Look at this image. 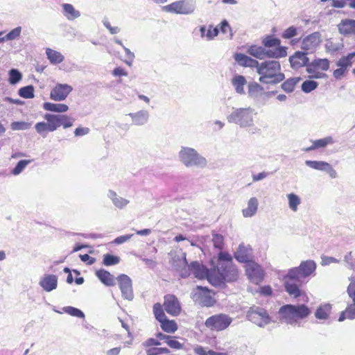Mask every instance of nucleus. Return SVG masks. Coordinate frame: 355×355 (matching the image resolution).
<instances>
[{
	"instance_id": "nucleus-31",
	"label": "nucleus",
	"mask_w": 355,
	"mask_h": 355,
	"mask_svg": "<svg viewBox=\"0 0 355 355\" xmlns=\"http://www.w3.org/2000/svg\"><path fill=\"white\" fill-rule=\"evenodd\" d=\"M107 197L112 200L113 205L116 208L120 209L125 208L130 202L128 200L119 196L115 191L112 190L108 191Z\"/></svg>"
},
{
	"instance_id": "nucleus-11",
	"label": "nucleus",
	"mask_w": 355,
	"mask_h": 355,
	"mask_svg": "<svg viewBox=\"0 0 355 355\" xmlns=\"http://www.w3.org/2000/svg\"><path fill=\"white\" fill-rule=\"evenodd\" d=\"M329 68V60L327 58H315L309 64L307 65L306 71L310 74L311 78H322L326 76L323 72H320L318 69L322 71H327Z\"/></svg>"
},
{
	"instance_id": "nucleus-44",
	"label": "nucleus",
	"mask_w": 355,
	"mask_h": 355,
	"mask_svg": "<svg viewBox=\"0 0 355 355\" xmlns=\"http://www.w3.org/2000/svg\"><path fill=\"white\" fill-rule=\"evenodd\" d=\"M160 323L162 329L167 333H174L178 329L177 324L173 320L165 318Z\"/></svg>"
},
{
	"instance_id": "nucleus-55",
	"label": "nucleus",
	"mask_w": 355,
	"mask_h": 355,
	"mask_svg": "<svg viewBox=\"0 0 355 355\" xmlns=\"http://www.w3.org/2000/svg\"><path fill=\"white\" fill-rule=\"evenodd\" d=\"M345 266L349 269H355V258L353 257L352 252H347L344 256L343 259Z\"/></svg>"
},
{
	"instance_id": "nucleus-58",
	"label": "nucleus",
	"mask_w": 355,
	"mask_h": 355,
	"mask_svg": "<svg viewBox=\"0 0 355 355\" xmlns=\"http://www.w3.org/2000/svg\"><path fill=\"white\" fill-rule=\"evenodd\" d=\"M297 28L294 26H290L284 31L282 37L284 39H290L297 35Z\"/></svg>"
},
{
	"instance_id": "nucleus-22",
	"label": "nucleus",
	"mask_w": 355,
	"mask_h": 355,
	"mask_svg": "<svg viewBox=\"0 0 355 355\" xmlns=\"http://www.w3.org/2000/svg\"><path fill=\"white\" fill-rule=\"evenodd\" d=\"M289 62L291 67L294 69H298L302 67L309 64V59L307 57V53L302 51H296L293 55L290 56Z\"/></svg>"
},
{
	"instance_id": "nucleus-2",
	"label": "nucleus",
	"mask_w": 355,
	"mask_h": 355,
	"mask_svg": "<svg viewBox=\"0 0 355 355\" xmlns=\"http://www.w3.org/2000/svg\"><path fill=\"white\" fill-rule=\"evenodd\" d=\"M239 278L238 269L233 263L232 256L226 252L218 254L216 265L211 269L209 282L214 286H220L225 282H232Z\"/></svg>"
},
{
	"instance_id": "nucleus-36",
	"label": "nucleus",
	"mask_w": 355,
	"mask_h": 355,
	"mask_svg": "<svg viewBox=\"0 0 355 355\" xmlns=\"http://www.w3.org/2000/svg\"><path fill=\"white\" fill-rule=\"evenodd\" d=\"M96 275L103 284L107 286H114L115 284L114 276L105 270L101 269L97 270Z\"/></svg>"
},
{
	"instance_id": "nucleus-14",
	"label": "nucleus",
	"mask_w": 355,
	"mask_h": 355,
	"mask_svg": "<svg viewBox=\"0 0 355 355\" xmlns=\"http://www.w3.org/2000/svg\"><path fill=\"white\" fill-rule=\"evenodd\" d=\"M321 42V35L319 32H314L305 37L302 42L301 48L306 53H313Z\"/></svg>"
},
{
	"instance_id": "nucleus-27",
	"label": "nucleus",
	"mask_w": 355,
	"mask_h": 355,
	"mask_svg": "<svg viewBox=\"0 0 355 355\" xmlns=\"http://www.w3.org/2000/svg\"><path fill=\"white\" fill-rule=\"evenodd\" d=\"M234 59L240 66L255 68L257 70L260 64L257 60L243 53H236L234 55Z\"/></svg>"
},
{
	"instance_id": "nucleus-1",
	"label": "nucleus",
	"mask_w": 355,
	"mask_h": 355,
	"mask_svg": "<svg viewBox=\"0 0 355 355\" xmlns=\"http://www.w3.org/2000/svg\"><path fill=\"white\" fill-rule=\"evenodd\" d=\"M316 263L313 260L301 262L298 267L288 270L284 276V284L286 292L295 298L302 295V286L306 283L311 276L315 274Z\"/></svg>"
},
{
	"instance_id": "nucleus-35",
	"label": "nucleus",
	"mask_w": 355,
	"mask_h": 355,
	"mask_svg": "<svg viewBox=\"0 0 355 355\" xmlns=\"http://www.w3.org/2000/svg\"><path fill=\"white\" fill-rule=\"evenodd\" d=\"M236 92L239 94H245L244 86L247 83L245 78L242 75H235L231 80Z\"/></svg>"
},
{
	"instance_id": "nucleus-28",
	"label": "nucleus",
	"mask_w": 355,
	"mask_h": 355,
	"mask_svg": "<svg viewBox=\"0 0 355 355\" xmlns=\"http://www.w3.org/2000/svg\"><path fill=\"white\" fill-rule=\"evenodd\" d=\"M252 249L243 244L239 245L237 250L234 252L235 259L241 263H249L251 259Z\"/></svg>"
},
{
	"instance_id": "nucleus-57",
	"label": "nucleus",
	"mask_w": 355,
	"mask_h": 355,
	"mask_svg": "<svg viewBox=\"0 0 355 355\" xmlns=\"http://www.w3.org/2000/svg\"><path fill=\"white\" fill-rule=\"evenodd\" d=\"M21 32V28L18 26L11 31H10L6 35V38L7 40H13L19 37Z\"/></svg>"
},
{
	"instance_id": "nucleus-24",
	"label": "nucleus",
	"mask_w": 355,
	"mask_h": 355,
	"mask_svg": "<svg viewBox=\"0 0 355 355\" xmlns=\"http://www.w3.org/2000/svg\"><path fill=\"white\" fill-rule=\"evenodd\" d=\"M39 285L46 292H51L58 286V277L55 275H44L39 282Z\"/></svg>"
},
{
	"instance_id": "nucleus-12",
	"label": "nucleus",
	"mask_w": 355,
	"mask_h": 355,
	"mask_svg": "<svg viewBox=\"0 0 355 355\" xmlns=\"http://www.w3.org/2000/svg\"><path fill=\"white\" fill-rule=\"evenodd\" d=\"M248 319L259 327H264L270 322L266 310L259 306L251 307L247 313Z\"/></svg>"
},
{
	"instance_id": "nucleus-6",
	"label": "nucleus",
	"mask_w": 355,
	"mask_h": 355,
	"mask_svg": "<svg viewBox=\"0 0 355 355\" xmlns=\"http://www.w3.org/2000/svg\"><path fill=\"white\" fill-rule=\"evenodd\" d=\"M281 318L291 324L295 323L297 320L306 318L310 313V309L304 304H287L282 306L279 311Z\"/></svg>"
},
{
	"instance_id": "nucleus-13",
	"label": "nucleus",
	"mask_w": 355,
	"mask_h": 355,
	"mask_svg": "<svg viewBox=\"0 0 355 355\" xmlns=\"http://www.w3.org/2000/svg\"><path fill=\"white\" fill-rule=\"evenodd\" d=\"M122 297L131 301L134 298L132 284L131 279L126 275L121 274L116 278Z\"/></svg>"
},
{
	"instance_id": "nucleus-50",
	"label": "nucleus",
	"mask_w": 355,
	"mask_h": 355,
	"mask_svg": "<svg viewBox=\"0 0 355 355\" xmlns=\"http://www.w3.org/2000/svg\"><path fill=\"white\" fill-rule=\"evenodd\" d=\"M31 123L25 121H15L11 123L10 128L12 130H26L31 128Z\"/></svg>"
},
{
	"instance_id": "nucleus-38",
	"label": "nucleus",
	"mask_w": 355,
	"mask_h": 355,
	"mask_svg": "<svg viewBox=\"0 0 355 355\" xmlns=\"http://www.w3.org/2000/svg\"><path fill=\"white\" fill-rule=\"evenodd\" d=\"M43 108L45 110L57 113H64L69 110V107L66 104L53 103L49 102L44 103L43 104Z\"/></svg>"
},
{
	"instance_id": "nucleus-63",
	"label": "nucleus",
	"mask_w": 355,
	"mask_h": 355,
	"mask_svg": "<svg viewBox=\"0 0 355 355\" xmlns=\"http://www.w3.org/2000/svg\"><path fill=\"white\" fill-rule=\"evenodd\" d=\"M103 24L106 28H107L110 33L112 35L117 34L120 32L121 29L118 26H112L110 23L107 19L103 21Z\"/></svg>"
},
{
	"instance_id": "nucleus-20",
	"label": "nucleus",
	"mask_w": 355,
	"mask_h": 355,
	"mask_svg": "<svg viewBox=\"0 0 355 355\" xmlns=\"http://www.w3.org/2000/svg\"><path fill=\"white\" fill-rule=\"evenodd\" d=\"M173 266L182 278H186L191 275V269L190 264H188L186 254L184 253L182 257L174 258Z\"/></svg>"
},
{
	"instance_id": "nucleus-33",
	"label": "nucleus",
	"mask_w": 355,
	"mask_h": 355,
	"mask_svg": "<svg viewBox=\"0 0 355 355\" xmlns=\"http://www.w3.org/2000/svg\"><path fill=\"white\" fill-rule=\"evenodd\" d=\"M62 15L69 21H73L80 16L79 10H76L73 6L71 3L62 4Z\"/></svg>"
},
{
	"instance_id": "nucleus-61",
	"label": "nucleus",
	"mask_w": 355,
	"mask_h": 355,
	"mask_svg": "<svg viewBox=\"0 0 355 355\" xmlns=\"http://www.w3.org/2000/svg\"><path fill=\"white\" fill-rule=\"evenodd\" d=\"M147 352H149L150 355H159L162 354H168L169 353V350L165 347H156L148 349Z\"/></svg>"
},
{
	"instance_id": "nucleus-8",
	"label": "nucleus",
	"mask_w": 355,
	"mask_h": 355,
	"mask_svg": "<svg viewBox=\"0 0 355 355\" xmlns=\"http://www.w3.org/2000/svg\"><path fill=\"white\" fill-rule=\"evenodd\" d=\"M349 280V284L347 286V293L351 301L347 302L346 309L340 313L339 322H343L345 319L353 320L355 318V277L351 276Z\"/></svg>"
},
{
	"instance_id": "nucleus-59",
	"label": "nucleus",
	"mask_w": 355,
	"mask_h": 355,
	"mask_svg": "<svg viewBox=\"0 0 355 355\" xmlns=\"http://www.w3.org/2000/svg\"><path fill=\"white\" fill-rule=\"evenodd\" d=\"M166 344L171 348L175 349H180L183 347V345L174 339L173 337L170 336L168 340H166Z\"/></svg>"
},
{
	"instance_id": "nucleus-4",
	"label": "nucleus",
	"mask_w": 355,
	"mask_h": 355,
	"mask_svg": "<svg viewBox=\"0 0 355 355\" xmlns=\"http://www.w3.org/2000/svg\"><path fill=\"white\" fill-rule=\"evenodd\" d=\"M256 115L254 110L250 107H232L227 116V120L230 123L239 125L240 128H250L254 125V118Z\"/></svg>"
},
{
	"instance_id": "nucleus-18",
	"label": "nucleus",
	"mask_w": 355,
	"mask_h": 355,
	"mask_svg": "<svg viewBox=\"0 0 355 355\" xmlns=\"http://www.w3.org/2000/svg\"><path fill=\"white\" fill-rule=\"evenodd\" d=\"M164 306L165 311L173 316H177L181 312L180 302L174 295L168 294L164 296Z\"/></svg>"
},
{
	"instance_id": "nucleus-30",
	"label": "nucleus",
	"mask_w": 355,
	"mask_h": 355,
	"mask_svg": "<svg viewBox=\"0 0 355 355\" xmlns=\"http://www.w3.org/2000/svg\"><path fill=\"white\" fill-rule=\"evenodd\" d=\"M259 200L256 197L250 198L247 203V207L242 210V214L245 218L254 216L258 210Z\"/></svg>"
},
{
	"instance_id": "nucleus-16",
	"label": "nucleus",
	"mask_w": 355,
	"mask_h": 355,
	"mask_svg": "<svg viewBox=\"0 0 355 355\" xmlns=\"http://www.w3.org/2000/svg\"><path fill=\"white\" fill-rule=\"evenodd\" d=\"M72 90V87L68 84H56L51 91L50 98L55 101H64Z\"/></svg>"
},
{
	"instance_id": "nucleus-53",
	"label": "nucleus",
	"mask_w": 355,
	"mask_h": 355,
	"mask_svg": "<svg viewBox=\"0 0 355 355\" xmlns=\"http://www.w3.org/2000/svg\"><path fill=\"white\" fill-rule=\"evenodd\" d=\"M31 163V160L23 159L20 160L16 165V166L12 170V174L17 175L20 174L26 166Z\"/></svg>"
},
{
	"instance_id": "nucleus-41",
	"label": "nucleus",
	"mask_w": 355,
	"mask_h": 355,
	"mask_svg": "<svg viewBox=\"0 0 355 355\" xmlns=\"http://www.w3.org/2000/svg\"><path fill=\"white\" fill-rule=\"evenodd\" d=\"M247 53L259 60L265 58V48L263 46L251 45L248 48Z\"/></svg>"
},
{
	"instance_id": "nucleus-3",
	"label": "nucleus",
	"mask_w": 355,
	"mask_h": 355,
	"mask_svg": "<svg viewBox=\"0 0 355 355\" xmlns=\"http://www.w3.org/2000/svg\"><path fill=\"white\" fill-rule=\"evenodd\" d=\"M257 73L260 76L259 81L263 84L276 85L285 78L284 74L281 72V64L276 60L261 62Z\"/></svg>"
},
{
	"instance_id": "nucleus-5",
	"label": "nucleus",
	"mask_w": 355,
	"mask_h": 355,
	"mask_svg": "<svg viewBox=\"0 0 355 355\" xmlns=\"http://www.w3.org/2000/svg\"><path fill=\"white\" fill-rule=\"evenodd\" d=\"M178 157L180 162L187 168H204L207 166V159L193 148L182 146Z\"/></svg>"
},
{
	"instance_id": "nucleus-19",
	"label": "nucleus",
	"mask_w": 355,
	"mask_h": 355,
	"mask_svg": "<svg viewBox=\"0 0 355 355\" xmlns=\"http://www.w3.org/2000/svg\"><path fill=\"white\" fill-rule=\"evenodd\" d=\"M248 93L250 98L259 101L263 96L270 97L275 92H264L263 87L255 82L250 83L248 86Z\"/></svg>"
},
{
	"instance_id": "nucleus-10",
	"label": "nucleus",
	"mask_w": 355,
	"mask_h": 355,
	"mask_svg": "<svg viewBox=\"0 0 355 355\" xmlns=\"http://www.w3.org/2000/svg\"><path fill=\"white\" fill-rule=\"evenodd\" d=\"M232 322V318L227 314L219 313L208 318L205 321L207 327L214 331L227 329Z\"/></svg>"
},
{
	"instance_id": "nucleus-46",
	"label": "nucleus",
	"mask_w": 355,
	"mask_h": 355,
	"mask_svg": "<svg viewBox=\"0 0 355 355\" xmlns=\"http://www.w3.org/2000/svg\"><path fill=\"white\" fill-rule=\"evenodd\" d=\"M300 78H293L286 80L282 84V88L286 92H292L294 89L295 85L299 82Z\"/></svg>"
},
{
	"instance_id": "nucleus-40",
	"label": "nucleus",
	"mask_w": 355,
	"mask_h": 355,
	"mask_svg": "<svg viewBox=\"0 0 355 355\" xmlns=\"http://www.w3.org/2000/svg\"><path fill=\"white\" fill-rule=\"evenodd\" d=\"M46 54L51 64H57L64 60V56L60 52L51 49H46Z\"/></svg>"
},
{
	"instance_id": "nucleus-39",
	"label": "nucleus",
	"mask_w": 355,
	"mask_h": 355,
	"mask_svg": "<svg viewBox=\"0 0 355 355\" xmlns=\"http://www.w3.org/2000/svg\"><path fill=\"white\" fill-rule=\"evenodd\" d=\"M355 59V52H352L347 55L346 56L341 57L336 62V65L338 67H343L347 71V69L352 64L354 60Z\"/></svg>"
},
{
	"instance_id": "nucleus-64",
	"label": "nucleus",
	"mask_w": 355,
	"mask_h": 355,
	"mask_svg": "<svg viewBox=\"0 0 355 355\" xmlns=\"http://www.w3.org/2000/svg\"><path fill=\"white\" fill-rule=\"evenodd\" d=\"M89 132V128L87 127H78L74 130V135L76 137H82L87 135Z\"/></svg>"
},
{
	"instance_id": "nucleus-51",
	"label": "nucleus",
	"mask_w": 355,
	"mask_h": 355,
	"mask_svg": "<svg viewBox=\"0 0 355 355\" xmlns=\"http://www.w3.org/2000/svg\"><path fill=\"white\" fill-rule=\"evenodd\" d=\"M153 313L155 318L160 322L165 318H166V315L162 309V307L160 304L156 303L153 306Z\"/></svg>"
},
{
	"instance_id": "nucleus-34",
	"label": "nucleus",
	"mask_w": 355,
	"mask_h": 355,
	"mask_svg": "<svg viewBox=\"0 0 355 355\" xmlns=\"http://www.w3.org/2000/svg\"><path fill=\"white\" fill-rule=\"evenodd\" d=\"M339 32L343 35L355 34V20H342L338 26Z\"/></svg>"
},
{
	"instance_id": "nucleus-45",
	"label": "nucleus",
	"mask_w": 355,
	"mask_h": 355,
	"mask_svg": "<svg viewBox=\"0 0 355 355\" xmlns=\"http://www.w3.org/2000/svg\"><path fill=\"white\" fill-rule=\"evenodd\" d=\"M262 44L265 47H279L281 46V41L279 39L274 37L272 35H268L262 40Z\"/></svg>"
},
{
	"instance_id": "nucleus-47",
	"label": "nucleus",
	"mask_w": 355,
	"mask_h": 355,
	"mask_svg": "<svg viewBox=\"0 0 355 355\" xmlns=\"http://www.w3.org/2000/svg\"><path fill=\"white\" fill-rule=\"evenodd\" d=\"M19 95L24 98H32L34 97V87L32 85H28L19 89Z\"/></svg>"
},
{
	"instance_id": "nucleus-25",
	"label": "nucleus",
	"mask_w": 355,
	"mask_h": 355,
	"mask_svg": "<svg viewBox=\"0 0 355 355\" xmlns=\"http://www.w3.org/2000/svg\"><path fill=\"white\" fill-rule=\"evenodd\" d=\"M190 267L191 269V274H193L196 278L200 279L207 278L209 281V276L211 273V270H208L198 261H192L190 263Z\"/></svg>"
},
{
	"instance_id": "nucleus-48",
	"label": "nucleus",
	"mask_w": 355,
	"mask_h": 355,
	"mask_svg": "<svg viewBox=\"0 0 355 355\" xmlns=\"http://www.w3.org/2000/svg\"><path fill=\"white\" fill-rule=\"evenodd\" d=\"M318 86V83L316 81L307 80L302 84L301 89L304 93H309L315 89Z\"/></svg>"
},
{
	"instance_id": "nucleus-9",
	"label": "nucleus",
	"mask_w": 355,
	"mask_h": 355,
	"mask_svg": "<svg viewBox=\"0 0 355 355\" xmlns=\"http://www.w3.org/2000/svg\"><path fill=\"white\" fill-rule=\"evenodd\" d=\"M214 295L210 290L206 287L198 286L191 292V298L202 306H212L215 303L213 295Z\"/></svg>"
},
{
	"instance_id": "nucleus-29",
	"label": "nucleus",
	"mask_w": 355,
	"mask_h": 355,
	"mask_svg": "<svg viewBox=\"0 0 355 355\" xmlns=\"http://www.w3.org/2000/svg\"><path fill=\"white\" fill-rule=\"evenodd\" d=\"M335 140L331 136H328L322 139L312 141V145L308 148H304V151L309 152L319 148H324L328 145L335 144Z\"/></svg>"
},
{
	"instance_id": "nucleus-52",
	"label": "nucleus",
	"mask_w": 355,
	"mask_h": 355,
	"mask_svg": "<svg viewBox=\"0 0 355 355\" xmlns=\"http://www.w3.org/2000/svg\"><path fill=\"white\" fill-rule=\"evenodd\" d=\"M9 76V82L12 85L17 84L22 78L21 73L18 70L15 69L10 70Z\"/></svg>"
},
{
	"instance_id": "nucleus-43",
	"label": "nucleus",
	"mask_w": 355,
	"mask_h": 355,
	"mask_svg": "<svg viewBox=\"0 0 355 355\" xmlns=\"http://www.w3.org/2000/svg\"><path fill=\"white\" fill-rule=\"evenodd\" d=\"M324 47L327 52L335 53L342 50L344 47V45L342 42L335 43L332 40H328L325 43Z\"/></svg>"
},
{
	"instance_id": "nucleus-17",
	"label": "nucleus",
	"mask_w": 355,
	"mask_h": 355,
	"mask_svg": "<svg viewBox=\"0 0 355 355\" xmlns=\"http://www.w3.org/2000/svg\"><path fill=\"white\" fill-rule=\"evenodd\" d=\"M305 164L313 169L326 172L331 178H336L338 176L336 170L327 162L306 160L305 161Z\"/></svg>"
},
{
	"instance_id": "nucleus-37",
	"label": "nucleus",
	"mask_w": 355,
	"mask_h": 355,
	"mask_svg": "<svg viewBox=\"0 0 355 355\" xmlns=\"http://www.w3.org/2000/svg\"><path fill=\"white\" fill-rule=\"evenodd\" d=\"M287 55V47L279 46L275 49H265V58H281Z\"/></svg>"
},
{
	"instance_id": "nucleus-26",
	"label": "nucleus",
	"mask_w": 355,
	"mask_h": 355,
	"mask_svg": "<svg viewBox=\"0 0 355 355\" xmlns=\"http://www.w3.org/2000/svg\"><path fill=\"white\" fill-rule=\"evenodd\" d=\"M128 116L131 118L132 124L138 126L146 124L150 117L148 111L145 110L129 113Z\"/></svg>"
},
{
	"instance_id": "nucleus-23",
	"label": "nucleus",
	"mask_w": 355,
	"mask_h": 355,
	"mask_svg": "<svg viewBox=\"0 0 355 355\" xmlns=\"http://www.w3.org/2000/svg\"><path fill=\"white\" fill-rule=\"evenodd\" d=\"M46 122H37L35 125V129L38 135L42 137H46L47 135L50 132H54L53 123L50 117V114H45L44 116Z\"/></svg>"
},
{
	"instance_id": "nucleus-60",
	"label": "nucleus",
	"mask_w": 355,
	"mask_h": 355,
	"mask_svg": "<svg viewBox=\"0 0 355 355\" xmlns=\"http://www.w3.org/2000/svg\"><path fill=\"white\" fill-rule=\"evenodd\" d=\"M123 49L125 53L127 60H125V64H127L128 66H131L132 64V62L135 59V54L130 51L129 49L125 47V46H123Z\"/></svg>"
},
{
	"instance_id": "nucleus-32",
	"label": "nucleus",
	"mask_w": 355,
	"mask_h": 355,
	"mask_svg": "<svg viewBox=\"0 0 355 355\" xmlns=\"http://www.w3.org/2000/svg\"><path fill=\"white\" fill-rule=\"evenodd\" d=\"M332 310V305L330 303L321 304L315 310V317L318 320H327Z\"/></svg>"
},
{
	"instance_id": "nucleus-7",
	"label": "nucleus",
	"mask_w": 355,
	"mask_h": 355,
	"mask_svg": "<svg viewBox=\"0 0 355 355\" xmlns=\"http://www.w3.org/2000/svg\"><path fill=\"white\" fill-rule=\"evenodd\" d=\"M196 8V0H180L164 6L162 10L166 12L187 15L193 13Z\"/></svg>"
},
{
	"instance_id": "nucleus-56",
	"label": "nucleus",
	"mask_w": 355,
	"mask_h": 355,
	"mask_svg": "<svg viewBox=\"0 0 355 355\" xmlns=\"http://www.w3.org/2000/svg\"><path fill=\"white\" fill-rule=\"evenodd\" d=\"M212 241L214 246L218 250H222L224 245V238L221 234H213Z\"/></svg>"
},
{
	"instance_id": "nucleus-62",
	"label": "nucleus",
	"mask_w": 355,
	"mask_h": 355,
	"mask_svg": "<svg viewBox=\"0 0 355 355\" xmlns=\"http://www.w3.org/2000/svg\"><path fill=\"white\" fill-rule=\"evenodd\" d=\"M207 31L206 38L207 40H211L218 34V29L217 28H213L212 26H209Z\"/></svg>"
},
{
	"instance_id": "nucleus-54",
	"label": "nucleus",
	"mask_w": 355,
	"mask_h": 355,
	"mask_svg": "<svg viewBox=\"0 0 355 355\" xmlns=\"http://www.w3.org/2000/svg\"><path fill=\"white\" fill-rule=\"evenodd\" d=\"M120 258L116 256H114L110 254H106L103 257V264L105 266H114L119 263Z\"/></svg>"
},
{
	"instance_id": "nucleus-21",
	"label": "nucleus",
	"mask_w": 355,
	"mask_h": 355,
	"mask_svg": "<svg viewBox=\"0 0 355 355\" xmlns=\"http://www.w3.org/2000/svg\"><path fill=\"white\" fill-rule=\"evenodd\" d=\"M50 117L53 123L54 130L58 128L62 127L63 128H69L73 124L75 119L67 114H50Z\"/></svg>"
},
{
	"instance_id": "nucleus-49",
	"label": "nucleus",
	"mask_w": 355,
	"mask_h": 355,
	"mask_svg": "<svg viewBox=\"0 0 355 355\" xmlns=\"http://www.w3.org/2000/svg\"><path fill=\"white\" fill-rule=\"evenodd\" d=\"M62 310L64 311V313L71 315V316H74V317H77V318H85V314L84 313L77 309V308H75V307H73V306H64Z\"/></svg>"
},
{
	"instance_id": "nucleus-15",
	"label": "nucleus",
	"mask_w": 355,
	"mask_h": 355,
	"mask_svg": "<svg viewBox=\"0 0 355 355\" xmlns=\"http://www.w3.org/2000/svg\"><path fill=\"white\" fill-rule=\"evenodd\" d=\"M245 270L248 278L254 284H259L264 277L263 269L259 264L254 262L247 263Z\"/></svg>"
},
{
	"instance_id": "nucleus-42",
	"label": "nucleus",
	"mask_w": 355,
	"mask_h": 355,
	"mask_svg": "<svg viewBox=\"0 0 355 355\" xmlns=\"http://www.w3.org/2000/svg\"><path fill=\"white\" fill-rule=\"evenodd\" d=\"M288 199V207L293 212L298 210V207L301 204L300 198L295 193H291L286 195Z\"/></svg>"
}]
</instances>
